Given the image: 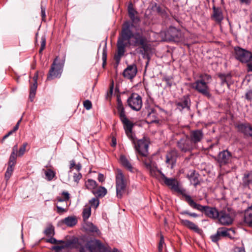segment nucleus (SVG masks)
Returning <instances> with one entry per match:
<instances>
[{
    "instance_id": "1",
    "label": "nucleus",
    "mask_w": 252,
    "mask_h": 252,
    "mask_svg": "<svg viewBox=\"0 0 252 252\" xmlns=\"http://www.w3.org/2000/svg\"><path fill=\"white\" fill-rule=\"evenodd\" d=\"M133 27V24L129 22H126L123 24L121 33L117 41V52L115 55V59L118 63L124 55L126 48L127 46H139L145 53L151 50V45L146 37L142 32H133L131 30Z\"/></svg>"
},
{
    "instance_id": "2",
    "label": "nucleus",
    "mask_w": 252,
    "mask_h": 252,
    "mask_svg": "<svg viewBox=\"0 0 252 252\" xmlns=\"http://www.w3.org/2000/svg\"><path fill=\"white\" fill-rule=\"evenodd\" d=\"M212 77L206 73H202L198 76V79L191 84V87L198 93L209 98L211 94L208 84L211 82Z\"/></svg>"
},
{
    "instance_id": "3",
    "label": "nucleus",
    "mask_w": 252,
    "mask_h": 252,
    "mask_svg": "<svg viewBox=\"0 0 252 252\" xmlns=\"http://www.w3.org/2000/svg\"><path fill=\"white\" fill-rule=\"evenodd\" d=\"M77 248L79 252H119L116 249H114L112 252L108 251L100 241L97 240L89 241L84 245L78 244Z\"/></svg>"
},
{
    "instance_id": "4",
    "label": "nucleus",
    "mask_w": 252,
    "mask_h": 252,
    "mask_svg": "<svg viewBox=\"0 0 252 252\" xmlns=\"http://www.w3.org/2000/svg\"><path fill=\"white\" fill-rule=\"evenodd\" d=\"M128 180L124 176L120 169H117L116 173V187L117 195L118 197L121 198L126 191V188L128 184Z\"/></svg>"
},
{
    "instance_id": "5",
    "label": "nucleus",
    "mask_w": 252,
    "mask_h": 252,
    "mask_svg": "<svg viewBox=\"0 0 252 252\" xmlns=\"http://www.w3.org/2000/svg\"><path fill=\"white\" fill-rule=\"evenodd\" d=\"M64 63V59L60 60L58 57H56L49 71L47 79L48 80H51L56 78L60 77L63 71Z\"/></svg>"
},
{
    "instance_id": "6",
    "label": "nucleus",
    "mask_w": 252,
    "mask_h": 252,
    "mask_svg": "<svg viewBox=\"0 0 252 252\" xmlns=\"http://www.w3.org/2000/svg\"><path fill=\"white\" fill-rule=\"evenodd\" d=\"M134 144V147L138 153L139 156H137V158L139 160L141 161V159H145V158H148L147 156L148 155V143L144 139H141L138 140L136 142L134 140H132Z\"/></svg>"
},
{
    "instance_id": "7",
    "label": "nucleus",
    "mask_w": 252,
    "mask_h": 252,
    "mask_svg": "<svg viewBox=\"0 0 252 252\" xmlns=\"http://www.w3.org/2000/svg\"><path fill=\"white\" fill-rule=\"evenodd\" d=\"M128 105L133 110L139 111L142 107L141 97L137 94L133 93L127 100Z\"/></svg>"
},
{
    "instance_id": "8",
    "label": "nucleus",
    "mask_w": 252,
    "mask_h": 252,
    "mask_svg": "<svg viewBox=\"0 0 252 252\" xmlns=\"http://www.w3.org/2000/svg\"><path fill=\"white\" fill-rule=\"evenodd\" d=\"M121 121H122L126 135L131 140H133L132 129L133 126V123L129 121L126 117L125 113L119 114Z\"/></svg>"
},
{
    "instance_id": "9",
    "label": "nucleus",
    "mask_w": 252,
    "mask_h": 252,
    "mask_svg": "<svg viewBox=\"0 0 252 252\" xmlns=\"http://www.w3.org/2000/svg\"><path fill=\"white\" fill-rule=\"evenodd\" d=\"M193 208L201 212H204L205 215L209 218L217 219L219 216V212L215 208H212L207 206H202L196 203V206L193 207Z\"/></svg>"
},
{
    "instance_id": "10",
    "label": "nucleus",
    "mask_w": 252,
    "mask_h": 252,
    "mask_svg": "<svg viewBox=\"0 0 252 252\" xmlns=\"http://www.w3.org/2000/svg\"><path fill=\"white\" fill-rule=\"evenodd\" d=\"M236 58L242 63H248L250 60V52L239 47L235 48Z\"/></svg>"
},
{
    "instance_id": "11",
    "label": "nucleus",
    "mask_w": 252,
    "mask_h": 252,
    "mask_svg": "<svg viewBox=\"0 0 252 252\" xmlns=\"http://www.w3.org/2000/svg\"><path fill=\"white\" fill-rule=\"evenodd\" d=\"M177 146L184 152L190 151L195 148L188 136L185 138L181 139L178 142Z\"/></svg>"
},
{
    "instance_id": "12",
    "label": "nucleus",
    "mask_w": 252,
    "mask_h": 252,
    "mask_svg": "<svg viewBox=\"0 0 252 252\" xmlns=\"http://www.w3.org/2000/svg\"><path fill=\"white\" fill-rule=\"evenodd\" d=\"M218 218L220 223L224 225H229L233 221V218L230 213L223 210L219 212Z\"/></svg>"
},
{
    "instance_id": "13",
    "label": "nucleus",
    "mask_w": 252,
    "mask_h": 252,
    "mask_svg": "<svg viewBox=\"0 0 252 252\" xmlns=\"http://www.w3.org/2000/svg\"><path fill=\"white\" fill-rule=\"evenodd\" d=\"M141 161L144 163L146 168L149 170L150 175L155 178L158 177L160 174V172L157 169L155 165L152 163L150 158H145V159L142 158Z\"/></svg>"
},
{
    "instance_id": "14",
    "label": "nucleus",
    "mask_w": 252,
    "mask_h": 252,
    "mask_svg": "<svg viewBox=\"0 0 252 252\" xmlns=\"http://www.w3.org/2000/svg\"><path fill=\"white\" fill-rule=\"evenodd\" d=\"M188 137L195 147H196V145L203 139L204 134L202 130L197 129L191 131L189 136Z\"/></svg>"
},
{
    "instance_id": "15",
    "label": "nucleus",
    "mask_w": 252,
    "mask_h": 252,
    "mask_svg": "<svg viewBox=\"0 0 252 252\" xmlns=\"http://www.w3.org/2000/svg\"><path fill=\"white\" fill-rule=\"evenodd\" d=\"M62 195H63V198H62L61 197H58L57 198V200L58 201V202H65L66 209L63 208L57 205L56 206L57 209V212L59 214H62L66 211V210H67L66 209L68 208V205L66 203V201L69 200V199L70 198V194L67 191H63L62 193Z\"/></svg>"
},
{
    "instance_id": "16",
    "label": "nucleus",
    "mask_w": 252,
    "mask_h": 252,
    "mask_svg": "<svg viewBox=\"0 0 252 252\" xmlns=\"http://www.w3.org/2000/svg\"><path fill=\"white\" fill-rule=\"evenodd\" d=\"M231 158V153L227 150H224L219 153L218 157V161L220 165H224L230 161Z\"/></svg>"
},
{
    "instance_id": "17",
    "label": "nucleus",
    "mask_w": 252,
    "mask_h": 252,
    "mask_svg": "<svg viewBox=\"0 0 252 252\" xmlns=\"http://www.w3.org/2000/svg\"><path fill=\"white\" fill-rule=\"evenodd\" d=\"M137 67L135 64L128 65L124 71V77L128 79H132L137 73Z\"/></svg>"
},
{
    "instance_id": "18",
    "label": "nucleus",
    "mask_w": 252,
    "mask_h": 252,
    "mask_svg": "<svg viewBox=\"0 0 252 252\" xmlns=\"http://www.w3.org/2000/svg\"><path fill=\"white\" fill-rule=\"evenodd\" d=\"M56 245L52 247V249L56 252H60L63 249L70 248L72 247V243L69 241L58 240Z\"/></svg>"
},
{
    "instance_id": "19",
    "label": "nucleus",
    "mask_w": 252,
    "mask_h": 252,
    "mask_svg": "<svg viewBox=\"0 0 252 252\" xmlns=\"http://www.w3.org/2000/svg\"><path fill=\"white\" fill-rule=\"evenodd\" d=\"M219 233L221 237H228L233 239L235 235V230L232 228L228 229L225 227H220L218 229Z\"/></svg>"
},
{
    "instance_id": "20",
    "label": "nucleus",
    "mask_w": 252,
    "mask_h": 252,
    "mask_svg": "<svg viewBox=\"0 0 252 252\" xmlns=\"http://www.w3.org/2000/svg\"><path fill=\"white\" fill-rule=\"evenodd\" d=\"M180 222L182 225L188 227L190 230H192L199 234L201 233V230L198 227L197 225H196L193 222L189 220L183 219H181Z\"/></svg>"
},
{
    "instance_id": "21",
    "label": "nucleus",
    "mask_w": 252,
    "mask_h": 252,
    "mask_svg": "<svg viewBox=\"0 0 252 252\" xmlns=\"http://www.w3.org/2000/svg\"><path fill=\"white\" fill-rule=\"evenodd\" d=\"M212 18L218 23H221L223 19V16L221 9L219 7L213 6Z\"/></svg>"
},
{
    "instance_id": "22",
    "label": "nucleus",
    "mask_w": 252,
    "mask_h": 252,
    "mask_svg": "<svg viewBox=\"0 0 252 252\" xmlns=\"http://www.w3.org/2000/svg\"><path fill=\"white\" fill-rule=\"evenodd\" d=\"M238 130L245 135L252 137V126L249 124H241L237 126Z\"/></svg>"
},
{
    "instance_id": "23",
    "label": "nucleus",
    "mask_w": 252,
    "mask_h": 252,
    "mask_svg": "<svg viewBox=\"0 0 252 252\" xmlns=\"http://www.w3.org/2000/svg\"><path fill=\"white\" fill-rule=\"evenodd\" d=\"M177 156V152L176 150H171L167 153L166 156V162L171 165V168L173 167L174 163L176 161V157Z\"/></svg>"
},
{
    "instance_id": "24",
    "label": "nucleus",
    "mask_w": 252,
    "mask_h": 252,
    "mask_svg": "<svg viewBox=\"0 0 252 252\" xmlns=\"http://www.w3.org/2000/svg\"><path fill=\"white\" fill-rule=\"evenodd\" d=\"M162 178L166 185L169 187L171 189L175 190L178 189V185L177 181L173 178H168L164 175H162Z\"/></svg>"
},
{
    "instance_id": "25",
    "label": "nucleus",
    "mask_w": 252,
    "mask_h": 252,
    "mask_svg": "<svg viewBox=\"0 0 252 252\" xmlns=\"http://www.w3.org/2000/svg\"><path fill=\"white\" fill-rule=\"evenodd\" d=\"M175 190L180 192L185 197V201L191 208H193V207L196 206V203L194 201L190 195L186 193L185 189H180L178 187V189Z\"/></svg>"
},
{
    "instance_id": "26",
    "label": "nucleus",
    "mask_w": 252,
    "mask_h": 252,
    "mask_svg": "<svg viewBox=\"0 0 252 252\" xmlns=\"http://www.w3.org/2000/svg\"><path fill=\"white\" fill-rule=\"evenodd\" d=\"M244 221L247 225L252 227V206L249 207L245 211Z\"/></svg>"
},
{
    "instance_id": "27",
    "label": "nucleus",
    "mask_w": 252,
    "mask_h": 252,
    "mask_svg": "<svg viewBox=\"0 0 252 252\" xmlns=\"http://www.w3.org/2000/svg\"><path fill=\"white\" fill-rule=\"evenodd\" d=\"M18 149V145H15L12 150V153L10 156L8 164L11 165H15L16 162L17 157H18L17 154V150Z\"/></svg>"
},
{
    "instance_id": "28",
    "label": "nucleus",
    "mask_w": 252,
    "mask_h": 252,
    "mask_svg": "<svg viewBox=\"0 0 252 252\" xmlns=\"http://www.w3.org/2000/svg\"><path fill=\"white\" fill-rule=\"evenodd\" d=\"M107 189L103 187L97 186L92 192L96 197H103L107 193Z\"/></svg>"
},
{
    "instance_id": "29",
    "label": "nucleus",
    "mask_w": 252,
    "mask_h": 252,
    "mask_svg": "<svg viewBox=\"0 0 252 252\" xmlns=\"http://www.w3.org/2000/svg\"><path fill=\"white\" fill-rule=\"evenodd\" d=\"M147 121L149 123L158 124L160 122V120L158 118L157 113L153 110L149 113L147 117Z\"/></svg>"
},
{
    "instance_id": "30",
    "label": "nucleus",
    "mask_w": 252,
    "mask_h": 252,
    "mask_svg": "<svg viewBox=\"0 0 252 252\" xmlns=\"http://www.w3.org/2000/svg\"><path fill=\"white\" fill-rule=\"evenodd\" d=\"M167 34L169 35L173 39L180 38L181 37V32L175 27H170L167 32Z\"/></svg>"
},
{
    "instance_id": "31",
    "label": "nucleus",
    "mask_w": 252,
    "mask_h": 252,
    "mask_svg": "<svg viewBox=\"0 0 252 252\" xmlns=\"http://www.w3.org/2000/svg\"><path fill=\"white\" fill-rule=\"evenodd\" d=\"M190 104V99L188 96H184L182 100L177 102V105L179 108L182 109L184 108H189Z\"/></svg>"
},
{
    "instance_id": "32",
    "label": "nucleus",
    "mask_w": 252,
    "mask_h": 252,
    "mask_svg": "<svg viewBox=\"0 0 252 252\" xmlns=\"http://www.w3.org/2000/svg\"><path fill=\"white\" fill-rule=\"evenodd\" d=\"M120 161L121 164L126 169L131 172H133L134 168L133 167L131 163L129 162L128 159L124 156H121L120 157Z\"/></svg>"
},
{
    "instance_id": "33",
    "label": "nucleus",
    "mask_w": 252,
    "mask_h": 252,
    "mask_svg": "<svg viewBox=\"0 0 252 252\" xmlns=\"http://www.w3.org/2000/svg\"><path fill=\"white\" fill-rule=\"evenodd\" d=\"M85 229L91 232L95 233L97 235H99L100 232L97 227L92 222H87L85 225Z\"/></svg>"
},
{
    "instance_id": "34",
    "label": "nucleus",
    "mask_w": 252,
    "mask_h": 252,
    "mask_svg": "<svg viewBox=\"0 0 252 252\" xmlns=\"http://www.w3.org/2000/svg\"><path fill=\"white\" fill-rule=\"evenodd\" d=\"M188 177L191 183L194 186H196L198 184V175L195 173L194 170L191 171L190 173L188 175Z\"/></svg>"
},
{
    "instance_id": "35",
    "label": "nucleus",
    "mask_w": 252,
    "mask_h": 252,
    "mask_svg": "<svg viewBox=\"0 0 252 252\" xmlns=\"http://www.w3.org/2000/svg\"><path fill=\"white\" fill-rule=\"evenodd\" d=\"M85 185L86 188L92 192L97 186V184L94 180L90 179L86 181Z\"/></svg>"
},
{
    "instance_id": "36",
    "label": "nucleus",
    "mask_w": 252,
    "mask_h": 252,
    "mask_svg": "<svg viewBox=\"0 0 252 252\" xmlns=\"http://www.w3.org/2000/svg\"><path fill=\"white\" fill-rule=\"evenodd\" d=\"M77 220L75 217H68L63 220V222L68 226H72L77 223Z\"/></svg>"
},
{
    "instance_id": "37",
    "label": "nucleus",
    "mask_w": 252,
    "mask_h": 252,
    "mask_svg": "<svg viewBox=\"0 0 252 252\" xmlns=\"http://www.w3.org/2000/svg\"><path fill=\"white\" fill-rule=\"evenodd\" d=\"M83 218L84 220L88 219L91 214V208L90 205H87L84 207L83 211Z\"/></svg>"
},
{
    "instance_id": "38",
    "label": "nucleus",
    "mask_w": 252,
    "mask_h": 252,
    "mask_svg": "<svg viewBox=\"0 0 252 252\" xmlns=\"http://www.w3.org/2000/svg\"><path fill=\"white\" fill-rule=\"evenodd\" d=\"M37 87V83L36 82H33L32 84L31 85L29 98L31 101H32L34 97L36 91Z\"/></svg>"
},
{
    "instance_id": "39",
    "label": "nucleus",
    "mask_w": 252,
    "mask_h": 252,
    "mask_svg": "<svg viewBox=\"0 0 252 252\" xmlns=\"http://www.w3.org/2000/svg\"><path fill=\"white\" fill-rule=\"evenodd\" d=\"M44 233L47 236H53L55 234L54 227L51 224H49L45 228Z\"/></svg>"
},
{
    "instance_id": "40",
    "label": "nucleus",
    "mask_w": 252,
    "mask_h": 252,
    "mask_svg": "<svg viewBox=\"0 0 252 252\" xmlns=\"http://www.w3.org/2000/svg\"><path fill=\"white\" fill-rule=\"evenodd\" d=\"M117 109L118 112V114H120L123 113H125L124 107L120 97H117Z\"/></svg>"
},
{
    "instance_id": "41",
    "label": "nucleus",
    "mask_w": 252,
    "mask_h": 252,
    "mask_svg": "<svg viewBox=\"0 0 252 252\" xmlns=\"http://www.w3.org/2000/svg\"><path fill=\"white\" fill-rule=\"evenodd\" d=\"M243 181L245 185H249L252 182V172L245 173Z\"/></svg>"
},
{
    "instance_id": "42",
    "label": "nucleus",
    "mask_w": 252,
    "mask_h": 252,
    "mask_svg": "<svg viewBox=\"0 0 252 252\" xmlns=\"http://www.w3.org/2000/svg\"><path fill=\"white\" fill-rule=\"evenodd\" d=\"M82 168V166L80 163L76 164L75 161L74 160H72L70 161V172H71L73 169H75L76 170L77 172H79Z\"/></svg>"
},
{
    "instance_id": "43",
    "label": "nucleus",
    "mask_w": 252,
    "mask_h": 252,
    "mask_svg": "<svg viewBox=\"0 0 252 252\" xmlns=\"http://www.w3.org/2000/svg\"><path fill=\"white\" fill-rule=\"evenodd\" d=\"M45 175L48 181H51L55 176V172L51 169H48L45 171Z\"/></svg>"
},
{
    "instance_id": "44",
    "label": "nucleus",
    "mask_w": 252,
    "mask_h": 252,
    "mask_svg": "<svg viewBox=\"0 0 252 252\" xmlns=\"http://www.w3.org/2000/svg\"><path fill=\"white\" fill-rule=\"evenodd\" d=\"M13 165H9L8 166L7 169L5 174V178L8 180L10 177H11L14 169Z\"/></svg>"
},
{
    "instance_id": "45",
    "label": "nucleus",
    "mask_w": 252,
    "mask_h": 252,
    "mask_svg": "<svg viewBox=\"0 0 252 252\" xmlns=\"http://www.w3.org/2000/svg\"><path fill=\"white\" fill-rule=\"evenodd\" d=\"M89 203L91 207L96 209L99 205V201L98 199V197H94L93 198L89 201Z\"/></svg>"
},
{
    "instance_id": "46",
    "label": "nucleus",
    "mask_w": 252,
    "mask_h": 252,
    "mask_svg": "<svg viewBox=\"0 0 252 252\" xmlns=\"http://www.w3.org/2000/svg\"><path fill=\"white\" fill-rule=\"evenodd\" d=\"M28 145V143L25 142L23 143V144L20 147L19 150H17V154L18 157H22L26 152V148L27 146Z\"/></svg>"
},
{
    "instance_id": "47",
    "label": "nucleus",
    "mask_w": 252,
    "mask_h": 252,
    "mask_svg": "<svg viewBox=\"0 0 252 252\" xmlns=\"http://www.w3.org/2000/svg\"><path fill=\"white\" fill-rule=\"evenodd\" d=\"M211 240L213 242H217L219 240L221 239V237L220 235V233H219L218 230H217V233L214 234L212 235L210 237Z\"/></svg>"
},
{
    "instance_id": "48",
    "label": "nucleus",
    "mask_w": 252,
    "mask_h": 252,
    "mask_svg": "<svg viewBox=\"0 0 252 252\" xmlns=\"http://www.w3.org/2000/svg\"><path fill=\"white\" fill-rule=\"evenodd\" d=\"M164 244V237L162 235L160 236V241L158 246V250L159 252H162L163 245Z\"/></svg>"
},
{
    "instance_id": "49",
    "label": "nucleus",
    "mask_w": 252,
    "mask_h": 252,
    "mask_svg": "<svg viewBox=\"0 0 252 252\" xmlns=\"http://www.w3.org/2000/svg\"><path fill=\"white\" fill-rule=\"evenodd\" d=\"M46 45V38L44 36L41 37V47L39 50V53H41L44 49Z\"/></svg>"
},
{
    "instance_id": "50",
    "label": "nucleus",
    "mask_w": 252,
    "mask_h": 252,
    "mask_svg": "<svg viewBox=\"0 0 252 252\" xmlns=\"http://www.w3.org/2000/svg\"><path fill=\"white\" fill-rule=\"evenodd\" d=\"M84 107L87 110H90L92 107V102L89 100H86L83 102Z\"/></svg>"
},
{
    "instance_id": "51",
    "label": "nucleus",
    "mask_w": 252,
    "mask_h": 252,
    "mask_svg": "<svg viewBox=\"0 0 252 252\" xmlns=\"http://www.w3.org/2000/svg\"><path fill=\"white\" fill-rule=\"evenodd\" d=\"M82 175L79 172L76 173H74L73 175V180L77 183H78L79 181L82 178Z\"/></svg>"
},
{
    "instance_id": "52",
    "label": "nucleus",
    "mask_w": 252,
    "mask_h": 252,
    "mask_svg": "<svg viewBox=\"0 0 252 252\" xmlns=\"http://www.w3.org/2000/svg\"><path fill=\"white\" fill-rule=\"evenodd\" d=\"M128 12L129 15H132L133 14H136L137 13L136 11L133 8L131 4L128 5Z\"/></svg>"
},
{
    "instance_id": "53",
    "label": "nucleus",
    "mask_w": 252,
    "mask_h": 252,
    "mask_svg": "<svg viewBox=\"0 0 252 252\" xmlns=\"http://www.w3.org/2000/svg\"><path fill=\"white\" fill-rule=\"evenodd\" d=\"M219 76L221 80L222 85H224L225 83H226L228 85V83H227L226 81V78L229 77L228 75L220 74L219 75Z\"/></svg>"
},
{
    "instance_id": "54",
    "label": "nucleus",
    "mask_w": 252,
    "mask_h": 252,
    "mask_svg": "<svg viewBox=\"0 0 252 252\" xmlns=\"http://www.w3.org/2000/svg\"><path fill=\"white\" fill-rule=\"evenodd\" d=\"M246 98L249 100H252V89L249 90L245 95Z\"/></svg>"
},
{
    "instance_id": "55",
    "label": "nucleus",
    "mask_w": 252,
    "mask_h": 252,
    "mask_svg": "<svg viewBox=\"0 0 252 252\" xmlns=\"http://www.w3.org/2000/svg\"><path fill=\"white\" fill-rule=\"evenodd\" d=\"M51 237L46 240V242L52 244H55L57 243L58 242L57 240H56L55 238L53 237V236H50Z\"/></svg>"
},
{
    "instance_id": "56",
    "label": "nucleus",
    "mask_w": 252,
    "mask_h": 252,
    "mask_svg": "<svg viewBox=\"0 0 252 252\" xmlns=\"http://www.w3.org/2000/svg\"><path fill=\"white\" fill-rule=\"evenodd\" d=\"M41 14L42 17V21H45V18H46V8L44 7L42 5L41 6Z\"/></svg>"
},
{
    "instance_id": "57",
    "label": "nucleus",
    "mask_w": 252,
    "mask_h": 252,
    "mask_svg": "<svg viewBox=\"0 0 252 252\" xmlns=\"http://www.w3.org/2000/svg\"><path fill=\"white\" fill-rule=\"evenodd\" d=\"M181 214H183V215H189L190 217H193V218H196V217H198L197 214H196V213H190L187 211L182 212Z\"/></svg>"
},
{
    "instance_id": "58",
    "label": "nucleus",
    "mask_w": 252,
    "mask_h": 252,
    "mask_svg": "<svg viewBox=\"0 0 252 252\" xmlns=\"http://www.w3.org/2000/svg\"><path fill=\"white\" fill-rule=\"evenodd\" d=\"M113 81L112 82L111 85L110 86L109 91L107 93V95L108 96H111L113 94Z\"/></svg>"
},
{
    "instance_id": "59",
    "label": "nucleus",
    "mask_w": 252,
    "mask_h": 252,
    "mask_svg": "<svg viewBox=\"0 0 252 252\" xmlns=\"http://www.w3.org/2000/svg\"><path fill=\"white\" fill-rule=\"evenodd\" d=\"M130 19L133 22H135L136 21H139V19L137 16H135V14L129 15Z\"/></svg>"
},
{
    "instance_id": "60",
    "label": "nucleus",
    "mask_w": 252,
    "mask_h": 252,
    "mask_svg": "<svg viewBox=\"0 0 252 252\" xmlns=\"http://www.w3.org/2000/svg\"><path fill=\"white\" fill-rule=\"evenodd\" d=\"M105 178L104 176L102 174H99L98 176V180L100 182H103L104 181Z\"/></svg>"
},
{
    "instance_id": "61",
    "label": "nucleus",
    "mask_w": 252,
    "mask_h": 252,
    "mask_svg": "<svg viewBox=\"0 0 252 252\" xmlns=\"http://www.w3.org/2000/svg\"><path fill=\"white\" fill-rule=\"evenodd\" d=\"M21 120H20L16 125V126L14 127V128L12 129V131L14 132H15L19 128V124L21 122Z\"/></svg>"
},
{
    "instance_id": "62",
    "label": "nucleus",
    "mask_w": 252,
    "mask_h": 252,
    "mask_svg": "<svg viewBox=\"0 0 252 252\" xmlns=\"http://www.w3.org/2000/svg\"><path fill=\"white\" fill-rule=\"evenodd\" d=\"M163 80L167 83V84L169 86H171V83L170 82V79L169 78H164L163 79Z\"/></svg>"
},
{
    "instance_id": "63",
    "label": "nucleus",
    "mask_w": 252,
    "mask_h": 252,
    "mask_svg": "<svg viewBox=\"0 0 252 252\" xmlns=\"http://www.w3.org/2000/svg\"><path fill=\"white\" fill-rule=\"evenodd\" d=\"M247 67H248V71H252V63L248 62Z\"/></svg>"
},
{
    "instance_id": "64",
    "label": "nucleus",
    "mask_w": 252,
    "mask_h": 252,
    "mask_svg": "<svg viewBox=\"0 0 252 252\" xmlns=\"http://www.w3.org/2000/svg\"><path fill=\"white\" fill-rule=\"evenodd\" d=\"M240 2L243 3H245L246 4H249L252 0H240Z\"/></svg>"
}]
</instances>
